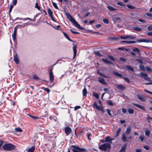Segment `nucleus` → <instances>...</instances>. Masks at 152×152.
<instances>
[{
	"instance_id": "20e7f679",
	"label": "nucleus",
	"mask_w": 152,
	"mask_h": 152,
	"mask_svg": "<svg viewBox=\"0 0 152 152\" xmlns=\"http://www.w3.org/2000/svg\"><path fill=\"white\" fill-rule=\"evenodd\" d=\"M70 148L72 149L73 152H83L86 150L84 148H80L78 146L75 145H71Z\"/></svg>"
},
{
	"instance_id": "2eb2a0df",
	"label": "nucleus",
	"mask_w": 152,
	"mask_h": 152,
	"mask_svg": "<svg viewBox=\"0 0 152 152\" xmlns=\"http://www.w3.org/2000/svg\"><path fill=\"white\" fill-rule=\"evenodd\" d=\"M102 61L104 62L106 64H113L111 61L108 60L104 58H102Z\"/></svg>"
},
{
	"instance_id": "ea45409f",
	"label": "nucleus",
	"mask_w": 152,
	"mask_h": 152,
	"mask_svg": "<svg viewBox=\"0 0 152 152\" xmlns=\"http://www.w3.org/2000/svg\"><path fill=\"white\" fill-rule=\"evenodd\" d=\"M121 130V128H119L118 129V130H117V131L116 132V135H115L116 137H117L119 135V134Z\"/></svg>"
},
{
	"instance_id": "e433bc0d",
	"label": "nucleus",
	"mask_w": 152,
	"mask_h": 152,
	"mask_svg": "<svg viewBox=\"0 0 152 152\" xmlns=\"http://www.w3.org/2000/svg\"><path fill=\"white\" fill-rule=\"evenodd\" d=\"M126 67L128 70H131L132 72L134 71V69L131 66H126Z\"/></svg>"
},
{
	"instance_id": "0e129e2a",
	"label": "nucleus",
	"mask_w": 152,
	"mask_h": 152,
	"mask_svg": "<svg viewBox=\"0 0 152 152\" xmlns=\"http://www.w3.org/2000/svg\"><path fill=\"white\" fill-rule=\"evenodd\" d=\"M13 5H10V8L9 10V12L10 13L11 12L12 9L13 8Z\"/></svg>"
},
{
	"instance_id": "c756f323",
	"label": "nucleus",
	"mask_w": 152,
	"mask_h": 152,
	"mask_svg": "<svg viewBox=\"0 0 152 152\" xmlns=\"http://www.w3.org/2000/svg\"><path fill=\"white\" fill-rule=\"evenodd\" d=\"M35 7L38 9L40 11L41 7L40 6H39L38 3L37 2L35 4Z\"/></svg>"
},
{
	"instance_id": "dca6fc26",
	"label": "nucleus",
	"mask_w": 152,
	"mask_h": 152,
	"mask_svg": "<svg viewBox=\"0 0 152 152\" xmlns=\"http://www.w3.org/2000/svg\"><path fill=\"white\" fill-rule=\"evenodd\" d=\"M127 146V144H124L121 147V149L119 151V152H124L126 151V149Z\"/></svg>"
},
{
	"instance_id": "69168bd1",
	"label": "nucleus",
	"mask_w": 152,
	"mask_h": 152,
	"mask_svg": "<svg viewBox=\"0 0 152 152\" xmlns=\"http://www.w3.org/2000/svg\"><path fill=\"white\" fill-rule=\"evenodd\" d=\"M136 60L141 64H142L143 63L142 61L140 59H136Z\"/></svg>"
},
{
	"instance_id": "b1692460",
	"label": "nucleus",
	"mask_w": 152,
	"mask_h": 152,
	"mask_svg": "<svg viewBox=\"0 0 152 152\" xmlns=\"http://www.w3.org/2000/svg\"><path fill=\"white\" fill-rule=\"evenodd\" d=\"M107 8L110 11H117V10L116 9L113 8V7L107 6Z\"/></svg>"
},
{
	"instance_id": "f03ea898",
	"label": "nucleus",
	"mask_w": 152,
	"mask_h": 152,
	"mask_svg": "<svg viewBox=\"0 0 152 152\" xmlns=\"http://www.w3.org/2000/svg\"><path fill=\"white\" fill-rule=\"evenodd\" d=\"M99 148L101 151H107L108 152L110 151L111 149L110 144L109 143H106L101 145L99 146Z\"/></svg>"
},
{
	"instance_id": "f8f14e48",
	"label": "nucleus",
	"mask_w": 152,
	"mask_h": 152,
	"mask_svg": "<svg viewBox=\"0 0 152 152\" xmlns=\"http://www.w3.org/2000/svg\"><path fill=\"white\" fill-rule=\"evenodd\" d=\"M98 81L99 82L103 85H107V83L105 82L104 79L103 78L100 77L98 78Z\"/></svg>"
},
{
	"instance_id": "aec40b11",
	"label": "nucleus",
	"mask_w": 152,
	"mask_h": 152,
	"mask_svg": "<svg viewBox=\"0 0 152 152\" xmlns=\"http://www.w3.org/2000/svg\"><path fill=\"white\" fill-rule=\"evenodd\" d=\"M117 87L118 89L121 90H123L125 89L126 88L124 86H123L121 84H119L117 85Z\"/></svg>"
},
{
	"instance_id": "4d7b16f0",
	"label": "nucleus",
	"mask_w": 152,
	"mask_h": 152,
	"mask_svg": "<svg viewBox=\"0 0 152 152\" xmlns=\"http://www.w3.org/2000/svg\"><path fill=\"white\" fill-rule=\"evenodd\" d=\"M108 57H109L110 59L111 60L113 61H115V59L112 56H110V55H108Z\"/></svg>"
},
{
	"instance_id": "39448f33",
	"label": "nucleus",
	"mask_w": 152,
	"mask_h": 152,
	"mask_svg": "<svg viewBox=\"0 0 152 152\" xmlns=\"http://www.w3.org/2000/svg\"><path fill=\"white\" fill-rule=\"evenodd\" d=\"M139 76L143 78L146 80L150 82L149 83H145V84L147 85L151 84L152 83V81L148 77V75L147 74L142 72L140 73Z\"/></svg>"
},
{
	"instance_id": "052dcab7",
	"label": "nucleus",
	"mask_w": 152,
	"mask_h": 152,
	"mask_svg": "<svg viewBox=\"0 0 152 152\" xmlns=\"http://www.w3.org/2000/svg\"><path fill=\"white\" fill-rule=\"evenodd\" d=\"M91 136V133H89L87 134V138L89 140H91V138L90 137Z\"/></svg>"
},
{
	"instance_id": "de8ad7c7",
	"label": "nucleus",
	"mask_w": 152,
	"mask_h": 152,
	"mask_svg": "<svg viewBox=\"0 0 152 152\" xmlns=\"http://www.w3.org/2000/svg\"><path fill=\"white\" fill-rule=\"evenodd\" d=\"M128 39H135V37L131 35H128Z\"/></svg>"
},
{
	"instance_id": "bb28decb",
	"label": "nucleus",
	"mask_w": 152,
	"mask_h": 152,
	"mask_svg": "<svg viewBox=\"0 0 152 152\" xmlns=\"http://www.w3.org/2000/svg\"><path fill=\"white\" fill-rule=\"evenodd\" d=\"M35 147L34 146H33L30 148H29L28 151V152H34Z\"/></svg>"
},
{
	"instance_id": "09e8293b",
	"label": "nucleus",
	"mask_w": 152,
	"mask_h": 152,
	"mask_svg": "<svg viewBox=\"0 0 152 152\" xmlns=\"http://www.w3.org/2000/svg\"><path fill=\"white\" fill-rule=\"evenodd\" d=\"M26 23L25 24H21V25H18L17 26V28H19L20 27V28H23L25 27L26 25Z\"/></svg>"
},
{
	"instance_id": "6e6d98bb",
	"label": "nucleus",
	"mask_w": 152,
	"mask_h": 152,
	"mask_svg": "<svg viewBox=\"0 0 152 152\" xmlns=\"http://www.w3.org/2000/svg\"><path fill=\"white\" fill-rule=\"evenodd\" d=\"M121 38L122 39H128V35L124 36H121Z\"/></svg>"
},
{
	"instance_id": "f3484780",
	"label": "nucleus",
	"mask_w": 152,
	"mask_h": 152,
	"mask_svg": "<svg viewBox=\"0 0 152 152\" xmlns=\"http://www.w3.org/2000/svg\"><path fill=\"white\" fill-rule=\"evenodd\" d=\"M137 42H149V40L148 39H140L139 40H136Z\"/></svg>"
},
{
	"instance_id": "79ce46f5",
	"label": "nucleus",
	"mask_w": 152,
	"mask_h": 152,
	"mask_svg": "<svg viewBox=\"0 0 152 152\" xmlns=\"http://www.w3.org/2000/svg\"><path fill=\"white\" fill-rule=\"evenodd\" d=\"M33 79L35 80H38L40 79L35 74L33 75Z\"/></svg>"
},
{
	"instance_id": "c03bdc74",
	"label": "nucleus",
	"mask_w": 152,
	"mask_h": 152,
	"mask_svg": "<svg viewBox=\"0 0 152 152\" xmlns=\"http://www.w3.org/2000/svg\"><path fill=\"white\" fill-rule=\"evenodd\" d=\"M103 22L106 24H108L109 23V22L108 20L106 18H104L103 20Z\"/></svg>"
},
{
	"instance_id": "1a4fd4ad",
	"label": "nucleus",
	"mask_w": 152,
	"mask_h": 152,
	"mask_svg": "<svg viewBox=\"0 0 152 152\" xmlns=\"http://www.w3.org/2000/svg\"><path fill=\"white\" fill-rule=\"evenodd\" d=\"M73 50L74 52V56L72 59H74L75 57L77 54V45H76L73 44Z\"/></svg>"
},
{
	"instance_id": "4c0bfd02",
	"label": "nucleus",
	"mask_w": 152,
	"mask_h": 152,
	"mask_svg": "<svg viewBox=\"0 0 152 152\" xmlns=\"http://www.w3.org/2000/svg\"><path fill=\"white\" fill-rule=\"evenodd\" d=\"M117 4L118 5L121 6L122 7H125L126 6V5L124 4L121 2H118L117 3Z\"/></svg>"
},
{
	"instance_id": "8fccbe9b",
	"label": "nucleus",
	"mask_w": 152,
	"mask_h": 152,
	"mask_svg": "<svg viewBox=\"0 0 152 152\" xmlns=\"http://www.w3.org/2000/svg\"><path fill=\"white\" fill-rule=\"evenodd\" d=\"M52 4L54 7L56 9H58V7L56 4V3L55 2H52Z\"/></svg>"
},
{
	"instance_id": "9b49d317",
	"label": "nucleus",
	"mask_w": 152,
	"mask_h": 152,
	"mask_svg": "<svg viewBox=\"0 0 152 152\" xmlns=\"http://www.w3.org/2000/svg\"><path fill=\"white\" fill-rule=\"evenodd\" d=\"M105 140L106 142H108L109 143H112V141L114 140L113 138H111L110 136H107L106 137Z\"/></svg>"
},
{
	"instance_id": "a878e982",
	"label": "nucleus",
	"mask_w": 152,
	"mask_h": 152,
	"mask_svg": "<svg viewBox=\"0 0 152 152\" xmlns=\"http://www.w3.org/2000/svg\"><path fill=\"white\" fill-rule=\"evenodd\" d=\"M48 12L50 17H52L53 16V13L51 10L50 8L48 9Z\"/></svg>"
},
{
	"instance_id": "6e6552de",
	"label": "nucleus",
	"mask_w": 152,
	"mask_h": 152,
	"mask_svg": "<svg viewBox=\"0 0 152 152\" xmlns=\"http://www.w3.org/2000/svg\"><path fill=\"white\" fill-rule=\"evenodd\" d=\"M92 106L93 108H96L99 111H100L103 107L102 105H101L100 106L98 105L96 102H94V103Z\"/></svg>"
},
{
	"instance_id": "680f3d73",
	"label": "nucleus",
	"mask_w": 152,
	"mask_h": 152,
	"mask_svg": "<svg viewBox=\"0 0 152 152\" xmlns=\"http://www.w3.org/2000/svg\"><path fill=\"white\" fill-rule=\"evenodd\" d=\"M146 69L148 71H149V72H151L152 71V70H151V69L150 67H149V66H146Z\"/></svg>"
},
{
	"instance_id": "864d4df0",
	"label": "nucleus",
	"mask_w": 152,
	"mask_h": 152,
	"mask_svg": "<svg viewBox=\"0 0 152 152\" xmlns=\"http://www.w3.org/2000/svg\"><path fill=\"white\" fill-rule=\"evenodd\" d=\"M70 31L73 34H79L80 33L78 32L73 31L72 29H70Z\"/></svg>"
},
{
	"instance_id": "37998d69",
	"label": "nucleus",
	"mask_w": 152,
	"mask_h": 152,
	"mask_svg": "<svg viewBox=\"0 0 152 152\" xmlns=\"http://www.w3.org/2000/svg\"><path fill=\"white\" fill-rule=\"evenodd\" d=\"M139 68L140 69L144 71L145 70V67L142 64H141L140 65Z\"/></svg>"
},
{
	"instance_id": "412c9836",
	"label": "nucleus",
	"mask_w": 152,
	"mask_h": 152,
	"mask_svg": "<svg viewBox=\"0 0 152 152\" xmlns=\"http://www.w3.org/2000/svg\"><path fill=\"white\" fill-rule=\"evenodd\" d=\"M137 97L142 102H145V99L143 98L139 94H137Z\"/></svg>"
},
{
	"instance_id": "13d9d810",
	"label": "nucleus",
	"mask_w": 152,
	"mask_h": 152,
	"mask_svg": "<svg viewBox=\"0 0 152 152\" xmlns=\"http://www.w3.org/2000/svg\"><path fill=\"white\" fill-rule=\"evenodd\" d=\"M107 103L110 106H113V103L111 101L108 100L107 101Z\"/></svg>"
},
{
	"instance_id": "e2e57ef3",
	"label": "nucleus",
	"mask_w": 152,
	"mask_h": 152,
	"mask_svg": "<svg viewBox=\"0 0 152 152\" xmlns=\"http://www.w3.org/2000/svg\"><path fill=\"white\" fill-rule=\"evenodd\" d=\"M106 111L107 112L108 114L110 116H112V114L110 113V110L108 109H107L106 110Z\"/></svg>"
},
{
	"instance_id": "9d476101",
	"label": "nucleus",
	"mask_w": 152,
	"mask_h": 152,
	"mask_svg": "<svg viewBox=\"0 0 152 152\" xmlns=\"http://www.w3.org/2000/svg\"><path fill=\"white\" fill-rule=\"evenodd\" d=\"M17 26H15L14 29V31L13 34H12V38L13 40L15 41L16 39V35L17 32Z\"/></svg>"
},
{
	"instance_id": "58836bf2",
	"label": "nucleus",
	"mask_w": 152,
	"mask_h": 152,
	"mask_svg": "<svg viewBox=\"0 0 152 152\" xmlns=\"http://www.w3.org/2000/svg\"><path fill=\"white\" fill-rule=\"evenodd\" d=\"M108 39L110 40L115 41L117 39V37H110L108 38Z\"/></svg>"
},
{
	"instance_id": "bf43d9fd",
	"label": "nucleus",
	"mask_w": 152,
	"mask_h": 152,
	"mask_svg": "<svg viewBox=\"0 0 152 152\" xmlns=\"http://www.w3.org/2000/svg\"><path fill=\"white\" fill-rule=\"evenodd\" d=\"M149 119H151L152 120V117L148 115V117L147 118V120L148 122L149 123L150 122V121H148Z\"/></svg>"
},
{
	"instance_id": "c9c22d12",
	"label": "nucleus",
	"mask_w": 152,
	"mask_h": 152,
	"mask_svg": "<svg viewBox=\"0 0 152 152\" xmlns=\"http://www.w3.org/2000/svg\"><path fill=\"white\" fill-rule=\"evenodd\" d=\"M122 137L121 138L122 140V141L125 142L126 141V137L124 134H123Z\"/></svg>"
},
{
	"instance_id": "5701e85b",
	"label": "nucleus",
	"mask_w": 152,
	"mask_h": 152,
	"mask_svg": "<svg viewBox=\"0 0 152 152\" xmlns=\"http://www.w3.org/2000/svg\"><path fill=\"white\" fill-rule=\"evenodd\" d=\"M113 74L115 76L122 78L123 77V75L121 74H120L117 72H114Z\"/></svg>"
},
{
	"instance_id": "5fc2aeb1",
	"label": "nucleus",
	"mask_w": 152,
	"mask_h": 152,
	"mask_svg": "<svg viewBox=\"0 0 152 152\" xmlns=\"http://www.w3.org/2000/svg\"><path fill=\"white\" fill-rule=\"evenodd\" d=\"M123 79L126 80L127 82L128 83H130V81L129 80V79L125 77H122Z\"/></svg>"
},
{
	"instance_id": "393cba45",
	"label": "nucleus",
	"mask_w": 152,
	"mask_h": 152,
	"mask_svg": "<svg viewBox=\"0 0 152 152\" xmlns=\"http://www.w3.org/2000/svg\"><path fill=\"white\" fill-rule=\"evenodd\" d=\"M16 20H32L30 18H18H18H17L16 19Z\"/></svg>"
},
{
	"instance_id": "4468645a",
	"label": "nucleus",
	"mask_w": 152,
	"mask_h": 152,
	"mask_svg": "<svg viewBox=\"0 0 152 152\" xmlns=\"http://www.w3.org/2000/svg\"><path fill=\"white\" fill-rule=\"evenodd\" d=\"M14 60L15 63L18 64L19 62V60L18 58V56L17 53H16L14 57Z\"/></svg>"
},
{
	"instance_id": "4be33fe9",
	"label": "nucleus",
	"mask_w": 152,
	"mask_h": 152,
	"mask_svg": "<svg viewBox=\"0 0 152 152\" xmlns=\"http://www.w3.org/2000/svg\"><path fill=\"white\" fill-rule=\"evenodd\" d=\"M83 95V96H86L87 94V91L86 88H84L82 91Z\"/></svg>"
},
{
	"instance_id": "ddd939ff",
	"label": "nucleus",
	"mask_w": 152,
	"mask_h": 152,
	"mask_svg": "<svg viewBox=\"0 0 152 152\" xmlns=\"http://www.w3.org/2000/svg\"><path fill=\"white\" fill-rule=\"evenodd\" d=\"M132 104H133V105L135 106L136 107H138L141 109H142V110H145V108L143 106H142L139 104H137L135 103L134 102H132Z\"/></svg>"
},
{
	"instance_id": "49530a36",
	"label": "nucleus",
	"mask_w": 152,
	"mask_h": 152,
	"mask_svg": "<svg viewBox=\"0 0 152 152\" xmlns=\"http://www.w3.org/2000/svg\"><path fill=\"white\" fill-rule=\"evenodd\" d=\"M133 51L134 52H139L140 51L139 49L136 48H134L133 49Z\"/></svg>"
},
{
	"instance_id": "774afa93",
	"label": "nucleus",
	"mask_w": 152,
	"mask_h": 152,
	"mask_svg": "<svg viewBox=\"0 0 152 152\" xmlns=\"http://www.w3.org/2000/svg\"><path fill=\"white\" fill-rule=\"evenodd\" d=\"M146 15L152 18V14L151 13H146Z\"/></svg>"
},
{
	"instance_id": "473e14b6",
	"label": "nucleus",
	"mask_w": 152,
	"mask_h": 152,
	"mask_svg": "<svg viewBox=\"0 0 152 152\" xmlns=\"http://www.w3.org/2000/svg\"><path fill=\"white\" fill-rule=\"evenodd\" d=\"M131 130V127H129L127 128V129L126 131V134H129Z\"/></svg>"
},
{
	"instance_id": "a211bd4d",
	"label": "nucleus",
	"mask_w": 152,
	"mask_h": 152,
	"mask_svg": "<svg viewBox=\"0 0 152 152\" xmlns=\"http://www.w3.org/2000/svg\"><path fill=\"white\" fill-rule=\"evenodd\" d=\"M61 31L63 33L65 37L69 40L72 42H75L71 39L69 37V35L66 33L62 31Z\"/></svg>"
},
{
	"instance_id": "c85d7f7f",
	"label": "nucleus",
	"mask_w": 152,
	"mask_h": 152,
	"mask_svg": "<svg viewBox=\"0 0 152 152\" xmlns=\"http://www.w3.org/2000/svg\"><path fill=\"white\" fill-rule=\"evenodd\" d=\"M126 6L128 8L130 9H136V7L135 6L130 4H127L126 5Z\"/></svg>"
},
{
	"instance_id": "0eeeda50",
	"label": "nucleus",
	"mask_w": 152,
	"mask_h": 152,
	"mask_svg": "<svg viewBox=\"0 0 152 152\" xmlns=\"http://www.w3.org/2000/svg\"><path fill=\"white\" fill-rule=\"evenodd\" d=\"M65 132L67 136H68L72 132V129L69 126H66L64 128Z\"/></svg>"
},
{
	"instance_id": "72a5a7b5",
	"label": "nucleus",
	"mask_w": 152,
	"mask_h": 152,
	"mask_svg": "<svg viewBox=\"0 0 152 152\" xmlns=\"http://www.w3.org/2000/svg\"><path fill=\"white\" fill-rule=\"evenodd\" d=\"M133 29L135 31H137L138 32H140L142 30V29L141 28L137 27H134L133 28Z\"/></svg>"
},
{
	"instance_id": "a19ab883",
	"label": "nucleus",
	"mask_w": 152,
	"mask_h": 152,
	"mask_svg": "<svg viewBox=\"0 0 152 152\" xmlns=\"http://www.w3.org/2000/svg\"><path fill=\"white\" fill-rule=\"evenodd\" d=\"M128 112L130 114H133L134 113L133 110L130 108L128 109Z\"/></svg>"
},
{
	"instance_id": "338daca9",
	"label": "nucleus",
	"mask_w": 152,
	"mask_h": 152,
	"mask_svg": "<svg viewBox=\"0 0 152 152\" xmlns=\"http://www.w3.org/2000/svg\"><path fill=\"white\" fill-rule=\"evenodd\" d=\"M140 139L142 142H143L144 140V137L140 135Z\"/></svg>"
},
{
	"instance_id": "6ab92c4d",
	"label": "nucleus",
	"mask_w": 152,
	"mask_h": 152,
	"mask_svg": "<svg viewBox=\"0 0 152 152\" xmlns=\"http://www.w3.org/2000/svg\"><path fill=\"white\" fill-rule=\"evenodd\" d=\"M97 74H99L101 76L103 77L106 78H108V77L106 75L103 74L101 72H100L99 70H98L97 71Z\"/></svg>"
},
{
	"instance_id": "603ef678",
	"label": "nucleus",
	"mask_w": 152,
	"mask_h": 152,
	"mask_svg": "<svg viewBox=\"0 0 152 152\" xmlns=\"http://www.w3.org/2000/svg\"><path fill=\"white\" fill-rule=\"evenodd\" d=\"M60 27H61V26L60 25H58L56 26H55V27H53L56 29L58 30H60L61 31V30L59 28H60Z\"/></svg>"
},
{
	"instance_id": "3c124183",
	"label": "nucleus",
	"mask_w": 152,
	"mask_h": 152,
	"mask_svg": "<svg viewBox=\"0 0 152 152\" xmlns=\"http://www.w3.org/2000/svg\"><path fill=\"white\" fill-rule=\"evenodd\" d=\"M120 60L124 62H126V59L123 57H120Z\"/></svg>"
},
{
	"instance_id": "423d86ee",
	"label": "nucleus",
	"mask_w": 152,
	"mask_h": 152,
	"mask_svg": "<svg viewBox=\"0 0 152 152\" xmlns=\"http://www.w3.org/2000/svg\"><path fill=\"white\" fill-rule=\"evenodd\" d=\"M53 68V66L50 67L49 68L50 69L49 78L51 83L53 82L54 80V76L52 72Z\"/></svg>"
},
{
	"instance_id": "f257e3e1",
	"label": "nucleus",
	"mask_w": 152,
	"mask_h": 152,
	"mask_svg": "<svg viewBox=\"0 0 152 152\" xmlns=\"http://www.w3.org/2000/svg\"><path fill=\"white\" fill-rule=\"evenodd\" d=\"M66 15L67 18L70 21L73 25L80 29L82 30L84 29V28L80 27V25L77 22L69 13H66Z\"/></svg>"
},
{
	"instance_id": "a18cd8bd",
	"label": "nucleus",
	"mask_w": 152,
	"mask_h": 152,
	"mask_svg": "<svg viewBox=\"0 0 152 152\" xmlns=\"http://www.w3.org/2000/svg\"><path fill=\"white\" fill-rule=\"evenodd\" d=\"M15 132H22V130L20 128H16L15 129Z\"/></svg>"
},
{
	"instance_id": "7c9ffc66",
	"label": "nucleus",
	"mask_w": 152,
	"mask_h": 152,
	"mask_svg": "<svg viewBox=\"0 0 152 152\" xmlns=\"http://www.w3.org/2000/svg\"><path fill=\"white\" fill-rule=\"evenodd\" d=\"M28 115L31 118L34 120H36L39 119V118L38 117L36 116H32L29 114H28Z\"/></svg>"
},
{
	"instance_id": "7ed1b4c3",
	"label": "nucleus",
	"mask_w": 152,
	"mask_h": 152,
	"mask_svg": "<svg viewBox=\"0 0 152 152\" xmlns=\"http://www.w3.org/2000/svg\"><path fill=\"white\" fill-rule=\"evenodd\" d=\"M16 148L15 146L11 143H6L3 146V148L4 150L11 151L14 150Z\"/></svg>"
},
{
	"instance_id": "f704fd0d",
	"label": "nucleus",
	"mask_w": 152,
	"mask_h": 152,
	"mask_svg": "<svg viewBox=\"0 0 152 152\" xmlns=\"http://www.w3.org/2000/svg\"><path fill=\"white\" fill-rule=\"evenodd\" d=\"M92 94L97 99H98L99 98V96L97 93L95 92H93Z\"/></svg>"
},
{
	"instance_id": "2f4dec72",
	"label": "nucleus",
	"mask_w": 152,
	"mask_h": 152,
	"mask_svg": "<svg viewBox=\"0 0 152 152\" xmlns=\"http://www.w3.org/2000/svg\"><path fill=\"white\" fill-rule=\"evenodd\" d=\"M145 135L147 137H149L150 134V131L148 129H146L145 132Z\"/></svg>"
},
{
	"instance_id": "cd10ccee",
	"label": "nucleus",
	"mask_w": 152,
	"mask_h": 152,
	"mask_svg": "<svg viewBox=\"0 0 152 152\" xmlns=\"http://www.w3.org/2000/svg\"><path fill=\"white\" fill-rule=\"evenodd\" d=\"M94 53L97 56L99 57L103 56L102 55L99 51L94 52Z\"/></svg>"
}]
</instances>
